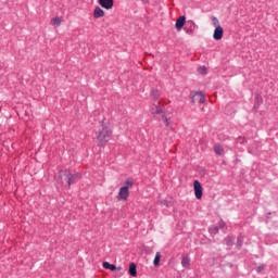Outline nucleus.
<instances>
[{"label":"nucleus","instance_id":"22","mask_svg":"<svg viewBox=\"0 0 278 278\" xmlns=\"http://www.w3.org/2000/svg\"><path fill=\"white\" fill-rule=\"evenodd\" d=\"M211 233H218V228L217 227H213L210 229Z\"/></svg>","mask_w":278,"mask_h":278},{"label":"nucleus","instance_id":"11","mask_svg":"<svg viewBox=\"0 0 278 278\" xmlns=\"http://www.w3.org/2000/svg\"><path fill=\"white\" fill-rule=\"evenodd\" d=\"M103 268H105L106 270H123V267H116V265H112L109 262H104L102 264Z\"/></svg>","mask_w":278,"mask_h":278},{"label":"nucleus","instance_id":"19","mask_svg":"<svg viewBox=\"0 0 278 278\" xmlns=\"http://www.w3.org/2000/svg\"><path fill=\"white\" fill-rule=\"evenodd\" d=\"M198 73H200V75H206L207 68L205 66H201L198 68Z\"/></svg>","mask_w":278,"mask_h":278},{"label":"nucleus","instance_id":"6","mask_svg":"<svg viewBox=\"0 0 278 278\" xmlns=\"http://www.w3.org/2000/svg\"><path fill=\"white\" fill-rule=\"evenodd\" d=\"M197 30V24H194L193 21H188L186 26H185V31L186 34H194V31Z\"/></svg>","mask_w":278,"mask_h":278},{"label":"nucleus","instance_id":"1","mask_svg":"<svg viewBox=\"0 0 278 278\" xmlns=\"http://www.w3.org/2000/svg\"><path fill=\"white\" fill-rule=\"evenodd\" d=\"M110 138H112V128L109 126L102 125L98 130L97 139L101 146L108 144L110 142Z\"/></svg>","mask_w":278,"mask_h":278},{"label":"nucleus","instance_id":"21","mask_svg":"<svg viewBox=\"0 0 278 278\" xmlns=\"http://www.w3.org/2000/svg\"><path fill=\"white\" fill-rule=\"evenodd\" d=\"M125 184H126L127 188H129V187L134 186V179H127L125 181Z\"/></svg>","mask_w":278,"mask_h":278},{"label":"nucleus","instance_id":"20","mask_svg":"<svg viewBox=\"0 0 278 278\" xmlns=\"http://www.w3.org/2000/svg\"><path fill=\"white\" fill-rule=\"evenodd\" d=\"M212 21H213V25H214L215 28L220 27V23L218 22L217 17H213Z\"/></svg>","mask_w":278,"mask_h":278},{"label":"nucleus","instance_id":"12","mask_svg":"<svg viewBox=\"0 0 278 278\" xmlns=\"http://www.w3.org/2000/svg\"><path fill=\"white\" fill-rule=\"evenodd\" d=\"M128 273H129L130 277H138V269H137V266L135 265V263L129 264Z\"/></svg>","mask_w":278,"mask_h":278},{"label":"nucleus","instance_id":"9","mask_svg":"<svg viewBox=\"0 0 278 278\" xmlns=\"http://www.w3.org/2000/svg\"><path fill=\"white\" fill-rule=\"evenodd\" d=\"M184 25H186V16L182 15L176 20L177 31H181V29H184Z\"/></svg>","mask_w":278,"mask_h":278},{"label":"nucleus","instance_id":"8","mask_svg":"<svg viewBox=\"0 0 278 278\" xmlns=\"http://www.w3.org/2000/svg\"><path fill=\"white\" fill-rule=\"evenodd\" d=\"M223 34H225V31L223 30V27L217 26L213 34L214 40H223Z\"/></svg>","mask_w":278,"mask_h":278},{"label":"nucleus","instance_id":"4","mask_svg":"<svg viewBox=\"0 0 278 278\" xmlns=\"http://www.w3.org/2000/svg\"><path fill=\"white\" fill-rule=\"evenodd\" d=\"M118 201H127L129 199V187L124 186L119 189L118 195H117Z\"/></svg>","mask_w":278,"mask_h":278},{"label":"nucleus","instance_id":"18","mask_svg":"<svg viewBox=\"0 0 278 278\" xmlns=\"http://www.w3.org/2000/svg\"><path fill=\"white\" fill-rule=\"evenodd\" d=\"M162 255L160 254V252H157L155 254V257H154V266H160V260H161Z\"/></svg>","mask_w":278,"mask_h":278},{"label":"nucleus","instance_id":"5","mask_svg":"<svg viewBox=\"0 0 278 278\" xmlns=\"http://www.w3.org/2000/svg\"><path fill=\"white\" fill-rule=\"evenodd\" d=\"M98 3L104 10H112L114 8V0H98Z\"/></svg>","mask_w":278,"mask_h":278},{"label":"nucleus","instance_id":"16","mask_svg":"<svg viewBox=\"0 0 278 278\" xmlns=\"http://www.w3.org/2000/svg\"><path fill=\"white\" fill-rule=\"evenodd\" d=\"M181 265L186 268L190 266V258L188 256H184L181 261Z\"/></svg>","mask_w":278,"mask_h":278},{"label":"nucleus","instance_id":"13","mask_svg":"<svg viewBox=\"0 0 278 278\" xmlns=\"http://www.w3.org/2000/svg\"><path fill=\"white\" fill-rule=\"evenodd\" d=\"M50 23L53 27H60L62 25V17H53Z\"/></svg>","mask_w":278,"mask_h":278},{"label":"nucleus","instance_id":"23","mask_svg":"<svg viewBox=\"0 0 278 278\" xmlns=\"http://www.w3.org/2000/svg\"><path fill=\"white\" fill-rule=\"evenodd\" d=\"M164 123H165L166 127H168V125H170V123L168 122V119L166 117L164 118Z\"/></svg>","mask_w":278,"mask_h":278},{"label":"nucleus","instance_id":"15","mask_svg":"<svg viewBox=\"0 0 278 278\" xmlns=\"http://www.w3.org/2000/svg\"><path fill=\"white\" fill-rule=\"evenodd\" d=\"M76 175H73V174H68L66 179H67V184L68 186H71V184H75V179H76Z\"/></svg>","mask_w":278,"mask_h":278},{"label":"nucleus","instance_id":"7","mask_svg":"<svg viewBox=\"0 0 278 278\" xmlns=\"http://www.w3.org/2000/svg\"><path fill=\"white\" fill-rule=\"evenodd\" d=\"M193 103H204L205 102V94L203 92H195L192 96Z\"/></svg>","mask_w":278,"mask_h":278},{"label":"nucleus","instance_id":"10","mask_svg":"<svg viewBox=\"0 0 278 278\" xmlns=\"http://www.w3.org/2000/svg\"><path fill=\"white\" fill-rule=\"evenodd\" d=\"M103 16H105V11L100 7H96L93 10V18H103Z\"/></svg>","mask_w":278,"mask_h":278},{"label":"nucleus","instance_id":"14","mask_svg":"<svg viewBox=\"0 0 278 278\" xmlns=\"http://www.w3.org/2000/svg\"><path fill=\"white\" fill-rule=\"evenodd\" d=\"M214 151H215L216 155H223L225 153V149H223V146H220V144H215Z\"/></svg>","mask_w":278,"mask_h":278},{"label":"nucleus","instance_id":"2","mask_svg":"<svg viewBox=\"0 0 278 278\" xmlns=\"http://www.w3.org/2000/svg\"><path fill=\"white\" fill-rule=\"evenodd\" d=\"M193 190H194L195 199L201 201V199H203V186H201V182L199 180L193 181Z\"/></svg>","mask_w":278,"mask_h":278},{"label":"nucleus","instance_id":"3","mask_svg":"<svg viewBox=\"0 0 278 278\" xmlns=\"http://www.w3.org/2000/svg\"><path fill=\"white\" fill-rule=\"evenodd\" d=\"M163 101H159L157 104H152L150 108V114L157 116V114H164V109H162Z\"/></svg>","mask_w":278,"mask_h":278},{"label":"nucleus","instance_id":"17","mask_svg":"<svg viewBox=\"0 0 278 278\" xmlns=\"http://www.w3.org/2000/svg\"><path fill=\"white\" fill-rule=\"evenodd\" d=\"M151 97H152V99H154V101H157V99H160V97H161V93L157 90H153L151 92Z\"/></svg>","mask_w":278,"mask_h":278},{"label":"nucleus","instance_id":"24","mask_svg":"<svg viewBox=\"0 0 278 278\" xmlns=\"http://www.w3.org/2000/svg\"><path fill=\"white\" fill-rule=\"evenodd\" d=\"M219 227H225V222H220Z\"/></svg>","mask_w":278,"mask_h":278}]
</instances>
